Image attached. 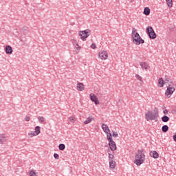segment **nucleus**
<instances>
[{"label": "nucleus", "mask_w": 176, "mask_h": 176, "mask_svg": "<svg viewBox=\"0 0 176 176\" xmlns=\"http://www.w3.org/2000/svg\"><path fill=\"white\" fill-rule=\"evenodd\" d=\"M145 162V154L143 150H138L135 156L134 163L136 166H140Z\"/></svg>", "instance_id": "1"}, {"label": "nucleus", "mask_w": 176, "mask_h": 176, "mask_svg": "<svg viewBox=\"0 0 176 176\" xmlns=\"http://www.w3.org/2000/svg\"><path fill=\"white\" fill-rule=\"evenodd\" d=\"M145 118L147 122H149L150 120H155V122H157V118H159V115L156 112L148 111L145 114Z\"/></svg>", "instance_id": "2"}, {"label": "nucleus", "mask_w": 176, "mask_h": 176, "mask_svg": "<svg viewBox=\"0 0 176 176\" xmlns=\"http://www.w3.org/2000/svg\"><path fill=\"white\" fill-rule=\"evenodd\" d=\"M91 33V30L87 29L85 30H81L78 32L79 36H80V39L82 41H86L87 38H89L90 36V34Z\"/></svg>", "instance_id": "3"}, {"label": "nucleus", "mask_w": 176, "mask_h": 176, "mask_svg": "<svg viewBox=\"0 0 176 176\" xmlns=\"http://www.w3.org/2000/svg\"><path fill=\"white\" fill-rule=\"evenodd\" d=\"M175 91V85L174 84H169L167 86V89L165 92V94L167 96L168 98L171 97V95Z\"/></svg>", "instance_id": "4"}, {"label": "nucleus", "mask_w": 176, "mask_h": 176, "mask_svg": "<svg viewBox=\"0 0 176 176\" xmlns=\"http://www.w3.org/2000/svg\"><path fill=\"white\" fill-rule=\"evenodd\" d=\"M133 38V43L135 45H141V43H145V41L141 38V36H140V34L136 33Z\"/></svg>", "instance_id": "5"}, {"label": "nucleus", "mask_w": 176, "mask_h": 176, "mask_svg": "<svg viewBox=\"0 0 176 176\" xmlns=\"http://www.w3.org/2000/svg\"><path fill=\"white\" fill-rule=\"evenodd\" d=\"M107 140L109 141V145L111 151H112V152L116 151V143H115V141H113L112 139V135L109 134V135H108Z\"/></svg>", "instance_id": "6"}, {"label": "nucleus", "mask_w": 176, "mask_h": 176, "mask_svg": "<svg viewBox=\"0 0 176 176\" xmlns=\"http://www.w3.org/2000/svg\"><path fill=\"white\" fill-rule=\"evenodd\" d=\"M146 32L150 39H156V33H155V30H153V28L151 26L146 28Z\"/></svg>", "instance_id": "7"}, {"label": "nucleus", "mask_w": 176, "mask_h": 176, "mask_svg": "<svg viewBox=\"0 0 176 176\" xmlns=\"http://www.w3.org/2000/svg\"><path fill=\"white\" fill-rule=\"evenodd\" d=\"M89 98H90L91 101L94 102V104L96 105H99L100 104V101H98V98H97V96L94 94H91L89 95Z\"/></svg>", "instance_id": "8"}, {"label": "nucleus", "mask_w": 176, "mask_h": 176, "mask_svg": "<svg viewBox=\"0 0 176 176\" xmlns=\"http://www.w3.org/2000/svg\"><path fill=\"white\" fill-rule=\"evenodd\" d=\"M102 129L103 131L107 133V138H108V135H112V134L111 133V130H109V127H108L107 124H102Z\"/></svg>", "instance_id": "9"}, {"label": "nucleus", "mask_w": 176, "mask_h": 176, "mask_svg": "<svg viewBox=\"0 0 176 176\" xmlns=\"http://www.w3.org/2000/svg\"><path fill=\"white\" fill-rule=\"evenodd\" d=\"M98 56L100 60H107L108 58V52L107 51H102V52H99Z\"/></svg>", "instance_id": "10"}, {"label": "nucleus", "mask_w": 176, "mask_h": 176, "mask_svg": "<svg viewBox=\"0 0 176 176\" xmlns=\"http://www.w3.org/2000/svg\"><path fill=\"white\" fill-rule=\"evenodd\" d=\"M77 90H78V91H83V90H85V85H83L82 82L78 83Z\"/></svg>", "instance_id": "11"}, {"label": "nucleus", "mask_w": 176, "mask_h": 176, "mask_svg": "<svg viewBox=\"0 0 176 176\" xmlns=\"http://www.w3.org/2000/svg\"><path fill=\"white\" fill-rule=\"evenodd\" d=\"M6 54H12V53H13V49L10 45H7L6 47Z\"/></svg>", "instance_id": "12"}, {"label": "nucleus", "mask_w": 176, "mask_h": 176, "mask_svg": "<svg viewBox=\"0 0 176 176\" xmlns=\"http://www.w3.org/2000/svg\"><path fill=\"white\" fill-rule=\"evenodd\" d=\"M150 156L153 157V159H157V157H159V153L155 151H153L150 152Z\"/></svg>", "instance_id": "13"}, {"label": "nucleus", "mask_w": 176, "mask_h": 176, "mask_svg": "<svg viewBox=\"0 0 176 176\" xmlns=\"http://www.w3.org/2000/svg\"><path fill=\"white\" fill-rule=\"evenodd\" d=\"M140 67H142V69H148L149 65L146 63V62H141L140 63Z\"/></svg>", "instance_id": "14"}, {"label": "nucleus", "mask_w": 176, "mask_h": 176, "mask_svg": "<svg viewBox=\"0 0 176 176\" xmlns=\"http://www.w3.org/2000/svg\"><path fill=\"white\" fill-rule=\"evenodd\" d=\"M94 120V118L89 116L84 122V124H89V123H91Z\"/></svg>", "instance_id": "15"}, {"label": "nucleus", "mask_w": 176, "mask_h": 176, "mask_svg": "<svg viewBox=\"0 0 176 176\" xmlns=\"http://www.w3.org/2000/svg\"><path fill=\"white\" fill-rule=\"evenodd\" d=\"M5 138H6L5 134H0V144H3L4 142H6V140Z\"/></svg>", "instance_id": "16"}, {"label": "nucleus", "mask_w": 176, "mask_h": 176, "mask_svg": "<svg viewBox=\"0 0 176 176\" xmlns=\"http://www.w3.org/2000/svg\"><path fill=\"white\" fill-rule=\"evenodd\" d=\"M116 166V162L115 161H113V160H109L110 168H115Z\"/></svg>", "instance_id": "17"}, {"label": "nucleus", "mask_w": 176, "mask_h": 176, "mask_svg": "<svg viewBox=\"0 0 176 176\" xmlns=\"http://www.w3.org/2000/svg\"><path fill=\"white\" fill-rule=\"evenodd\" d=\"M143 13L146 16H149V14H151V9H149V8H148V7L144 8Z\"/></svg>", "instance_id": "18"}, {"label": "nucleus", "mask_w": 176, "mask_h": 176, "mask_svg": "<svg viewBox=\"0 0 176 176\" xmlns=\"http://www.w3.org/2000/svg\"><path fill=\"white\" fill-rule=\"evenodd\" d=\"M158 86L159 87H163V86H164V80H163L162 78L158 80Z\"/></svg>", "instance_id": "19"}, {"label": "nucleus", "mask_w": 176, "mask_h": 176, "mask_svg": "<svg viewBox=\"0 0 176 176\" xmlns=\"http://www.w3.org/2000/svg\"><path fill=\"white\" fill-rule=\"evenodd\" d=\"M38 120L42 124H46V122H45V118L43 116H38Z\"/></svg>", "instance_id": "20"}, {"label": "nucleus", "mask_w": 176, "mask_h": 176, "mask_svg": "<svg viewBox=\"0 0 176 176\" xmlns=\"http://www.w3.org/2000/svg\"><path fill=\"white\" fill-rule=\"evenodd\" d=\"M164 85H166V83H167L168 85H174L173 83V80H171V79H170V78H165V80H164Z\"/></svg>", "instance_id": "21"}, {"label": "nucleus", "mask_w": 176, "mask_h": 176, "mask_svg": "<svg viewBox=\"0 0 176 176\" xmlns=\"http://www.w3.org/2000/svg\"><path fill=\"white\" fill-rule=\"evenodd\" d=\"M162 122H164V123H167V122H168V120H170V118L167 116H164L163 117H162Z\"/></svg>", "instance_id": "22"}, {"label": "nucleus", "mask_w": 176, "mask_h": 176, "mask_svg": "<svg viewBox=\"0 0 176 176\" xmlns=\"http://www.w3.org/2000/svg\"><path fill=\"white\" fill-rule=\"evenodd\" d=\"M35 134H36L37 135H38V134L41 133V126H36L35 127V131H34Z\"/></svg>", "instance_id": "23"}, {"label": "nucleus", "mask_w": 176, "mask_h": 176, "mask_svg": "<svg viewBox=\"0 0 176 176\" xmlns=\"http://www.w3.org/2000/svg\"><path fill=\"white\" fill-rule=\"evenodd\" d=\"M162 130L163 133H167L168 131V125L162 126Z\"/></svg>", "instance_id": "24"}, {"label": "nucleus", "mask_w": 176, "mask_h": 176, "mask_svg": "<svg viewBox=\"0 0 176 176\" xmlns=\"http://www.w3.org/2000/svg\"><path fill=\"white\" fill-rule=\"evenodd\" d=\"M59 151H64L65 149V144H60L58 146Z\"/></svg>", "instance_id": "25"}, {"label": "nucleus", "mask_w": 176, "mask_h": 176, "mask_svg": "<svg viewBox=\"0 0 176 176\" xmlns=\"http://www.w3.org/2000/svg\"><path fill=\"white\" fill-rule=\"evenodd\" d=\"M168 8H173V0H169L166 1Z\"/></svg>", "instance_id": "26"}, {"label": "nucleus", "mask_w": 176, "mask_h": 176, "mask_svg": "<svg viewBox=\"0 0 176 176\" xmlns=\"http://www.w3.org/2000/svg\"><path fill=\"white\" fill-rule=\"evenodd\" d=\"M135 34H138V32H137V29L135 28H133L132 29V38H133L134 36H135Z\"/></svg>", "instance_id": "27"}, {"label": "nucleus", "mask_w": 176, "mask_h": 176, "mask_svg": "<svg viewBox=\"0 0 176 176\" xmlns=\"http://www.w3.org/2000/svg\"><path fill=\"white\" fill-rule=\"evenodd\" d=\"M29 174H30V176H37L36 174H38V173H35V171L31 170L30 171V173H29Z\"/></svg>", "instance_id": "28"}, {"label": "nucleus", "mask_w": 176, "mask_h": 176, "mask_svg": "<svg viewBox=\"0 0 176 176\" xmlns=\"http://www.w3.org/2000/svg\"><path fill=\"white\" fill-rule=\"evenodd\" d=\"M28 135L30 137V138H32V137H35V135H37L35 132H31L30 133H28Z\"/></svg>", "instance_id": "29"}, {"label": "nucleus", "mask_w": 176, "mask_h": 176, "mask_svg": "<svg viewBox=\"0 0 176 176\" xmlns=\"http://www.w3.org/2000/svg\"><path fill=\"white\" fill-rule=\"evenodd\" d=\"M135 78L138 79V80H140V82H142V78L140 75L135 74Z\"/></svg>", "instance_id": "30"}, {"label": "nucleus", "mask_w": 176, "mask_h": 176, "mask_svg": "<svg viewBox=\"0 0 176 176\" xmlns=\"http://www.w3.org/2000/svg\"><path fill=\"white\" fill-rule=\"evenodd\" d=\"M69 122H72V123H74V122H75V117H74V116L69 117Z\"/></svg>", "instance_id": "31"}, {"label": "nucleus", "mask_w": 176, "mask_h": 176, "mask_svg": "<svg viewBox=\"0 0 176 176\" xmlns=\"http://www.w3.org/2000/svg\"><path fill=\"white\" fill-rule=\"evenodd\" d=\"M112 136L114 137V138H116L119 137V135L118 134V132L113 131Z\"/></svg>", "instance_id": "32"}, {"label": "nucleus", "mask_w": 176, "mask_h": 176, "mask_svg": "<svg viewBox=\"0 0 176 176\" xmlns=\"http://www.w3.org/2000/svg\"><path fill=\"white\" fill-rule=\"evenodd\" d=\"M54 159L58 160L59 157H60V155H58V154H57V153H54Z\"/></svg>", "instance_id": "33"}, {"label": "nucleus", "mask_w": 176, "mask_h": 176, "mask_svg": "<svg viewBox=\"0 0 176 176\" xmlns=\"http://www.w3.org/2000/svg\"><path fill=\"white\" fill-rule=\"evenodd\" d=\"M25 122H30V120H31V118L30 116H26L25 118Z\"/></svg>", "instance_id": "34"}, {"label": "nucleus", "mask_w": 176, "mask_h": 176, "mask_svg": "<svg viewBox=\"0 0 176 176\" xmlns=\"http://www.w3.org/2000/svg\"><path fill=\"white\" fill-rule=\"evenodd\" d=\"M113 157H115L113 155L109 153V158L110 159V160H112Z\"/></svg>", "instance_id": "35"}, {"label": "nucleus", "mask_w": 176, "mask_h": 176, "mask_svg": "<svg viewBox=\"0 0 176 176\" xmlns=\"http://www.w3.org/2000/svg\"><path fill=\"white\" fill-rule=\"evenodd\" d=\"M76 48L77 49V50H80V49H81L80 46H79V44H78V43L76 44Z\"/></svg>", "instance_id": "36"}, {"label": "nucleus", "mask_w": 176, "mask_h": 176, "mask_svg": "<svg viewBox=\"0 0 176 176\" xmlns=\"http://www.w3.org/2000/svg\"><path fill=\"white\" fill-rule=\"evenodd\" d=\"M91 49H96V44L92 43V44L91 45Z\"/></svg>", "instance_id": "37"}, {"label": "nucleus", "mask_w": 176, "mask_h": 176, "mask_svg": "<svg viewBox=\"0 0 176 176\" xmlns=\"http://www.w3.org/2000/svg\"><path fill=\"white\" fill-rule=\"evenodd\" d=\"M21 42H25V38H23V37L20 38Z\"/></svg>", "instance_id": "38"}, {"label": "nucleus", "mask_w": 176, "mask_h": 176, "mask_svg": "<svg viewBox=\"0 0 176 176\" xmlns=\"http://www.w3.org/2000/svg\"><path fill=\"white\" fill-rule=\"evenodd\" d=\"M164 115H166V113H168V111L167 110H164Z\"/></svg>", "instance_id": "39"}, {"label": "nucleus", "mask_w": 176, "mask_h": 176, "mask_svg": "<svg viewBox=\"0 0 176 176\" xmlns=\"http://www.w3.org/2000/svg\"><path fill=\"white\" fill-rule=\"evenodd\" d=\"M173 140H174V141H175V142H176V134L173 135Z\"/></svg>", "instance_id": "40"}, {"label": "nucleus", "mask_w": 176, "mask_h": 176, "mask_svg": "<svg viewBox=\"0 0 176 176\" xmlns=\"http://www.w3.org/2000/svg\"><path fill=\"white\" fill-rule=\"evenodd\" d=\"M168 1H170V0H166V2H168Z\"/></svg>", "instance_id": "41"}]
</instances>
